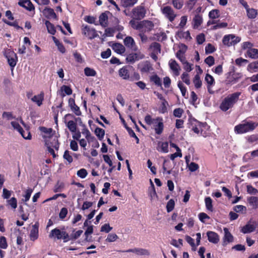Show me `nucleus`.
I'll return each instance as SVG.
<instances>
[{
    "label": "nucleus",
    "mask_w": 258,
    "mask_h": 258,
    "mask_svg": "<svg viewBox=\"0 0 258 258\" xmlns=\"http://www.w3.org/2000/svg\"><path fill=\"white\" fill-rule=\"evenodd\" d=\"M241 94L240 92H236L227 95L220 103V109L222 111L226 112L232 108L239 100Z\"/></svg>",
    "instance_id": "1"
},
{
    "label": "nucleus",
    "mask_w": 258,
    "mask_h": 258,
    "mask_svg": "<svg viewBox=\"0 0 258 258\" xmlns=\"http://www.w3.org/2000/svg\"><path fill=\"white\" fill-rule=\"evenodd\" d=\"M145 121L149 125L154 124V130L157 135H161L164 130V124L163 118L161 117H157L156 118H153L152 116L147 114L145 117Z\"/></svg>",
    "instance_id": "2"
},
{
    "label": "nucleus",
    "mask_w": 258,
    "mask_h": 258,
    "mask_svg": "<svg viewBox=\"0 0 258 258\" xmlns=\"http://www.w3.org/2000/svg\"><path fill=\"white\" fill-rule=\"evenodd\" d=\"M257 125V124L255 122L243 121V123L235 126L234 132L237 134H244L253 131Z\"/></svg>",
    "instance_id": "3"
},
{
    "label": "nucleus",
    "mask_w": 258,
    "mask_h": 258,
    "mask_svg": "<svg viewBox=\"0 0 258 258\" xmlns=\"http://www.w3.org/2000/svg\"><path fill=\"white\" fill-rule=\"evenodd\" d=\"M188 121L191 130L194 133L199 134L200 132L201 135L204 137H206L208 136V134L206 132H204L203 129L208 127L207 124L206 122H200L195 118H190Z\"/></svg>",
    "instance_id": "4"
},
{
    "label": "nucleus",
    "mask_w": 258,
    "mask_h": 258,
    "mask_svg": "<svg viewBox=\"0 0 258 258\" xmlns=\"http://www.w3.org/2000/svg\"><path fill=\"white\" fill-rule=\"evenodd\" d=\"M49 237L54 240L62 239L63 242H67L69 241V233L65 230L64 228L59 229L55 228L51 230Z\"/></svg>",
    "instance_id": "5"
},
{
    "label": "nucleus",
    "mask_w": 258,
    "mask_h": 258,
    "mask_svg": "<svg viewBox=\"0 0 258 258\" xmlns=\"http://www.w3.org/2000/svg\"><path fill=\"white\" fill-rule=\"evenodd\" d=\"M4 55L7 58L8 63L10 66L12 74L14 68L18 61L17 54L11 49H5L3 51Z\"/></svg>",
    "instance_id": "6"
},
{
    "label": "nucleus",
    "mask_w": 258,
    "mask_h": 258,
    "mask_svg": "<svg viewBox=\"0 0 258 258\" xmlns=\"http://www.w3.org/2000/svg\"><path fill=\"white\" fill-rule=\"evenodd\" d=\"M147 14V10L142 4L135 7L131 12V17L137 20L144 19Z\"/></svg>",
    "instance_id": "7"
},
{
    "label": "nucleus",
    "mask_w": 258,
    "mask_h": 258,
    "mask_svg": "<svg viewBox=\"0 0 258 258\" xmlns=\"http://www.w3.org/2000/svg\"><path fill=\"white\" fill-rule=\"evenodd\" d=\"M241 41V38L234 34L225 35L222 39L223 44L228 47L235 45Z\"/></svg>",
    "instance_id": "8"
},
{
    "label": "nucleus",
    "mask_w": 258,
    "mask_h": 258,
    "mask_svg": "<svg viewBox=\"0 0 258 258\" xmlns=\"http://www.w3.org/2000/svg\"><path fill=\"white\" fill-rule=\"evenodd\" d=\"M161 12L168 20L172 22L176 17V14L170 6H165L161 9Z\"/></svg>",
    "instance_id": "9"
},
{
    "label": "nucleus",
    "mask_w": 258,
    "mask_h": 258,
    "mask_svg": "<svg viewBox=\"0 0 258 258\" xmlns=\"http://www.w3.org/2000/svg\"><path fill=\"white\" fill-rule=\"evenodd\" d=\"M82 33L90 40H92L99 36L97 31L94 28H91L87 25L82 28Z\"/></svg>",
    "instance_id": "10"
},
{
    "label": "nucleus",
    "mask_w": 258,
    "mask_h": 258,
    "mask_svg": "<svg viewBox=\"0 0 258 258\" xmlns=\"http://www.w3.org/2000/svg\"><path fill=\"white\" fill-rule=\"evenodd\" d=\"M145 57V55L139 52L138 53H131L128 54L126 57V61L127 62L133 64L136 61H138L140 59H142Z\"/></svg>",
    "instance_id": "11"
},
{
    "label": "nucleus",
    "mask_w": 258,
    "mask_h": 258,
    "mask_svg": "<svg viewBox=\"0 0 258 258\" xmlns=\"http://www.w3.org/2000/svg\"><path fill=\"white\" fill-rule=\"evenodd\" d=\"M124 45L133 51H136L138 50V47L136 45V43L134 39L131 36H127L123 41Z\"/></svg>",
    "instance_id": "12"
},
{
    "label": "nucleus",
    "mask_w": 258,
    "mask_h": 258,
    "mask_svg": "<svg viewBox=\"0 0 258 258\" xmlns=\"http://www.w3.org/2000/svg\"><path fill=\"white\" fill-rule=\"evenodd\" d=\"M12 126L16 130H17L22 135V136L25 139L30 140L31 138V135L30 132H27L28 134L27 136H25L24 135L25 131L23 129V128L21 126L19 123L17 121H12L11 122Z\"/></svg>",
    "instance_id": "13"
},
{
    "label": "nucleus",
    "mask_w": 258,
    "mask_h": 258,
    "mask_svg": "<svg viewBox=\"0 0 258 258\" xmlns=\"http://www.w3.org/2000/svg\"><path fill=\"white\" fill-rule=\"evenodd\" d=\"M169 66L170 69L173 71V74L175 76L179 75L180 67L175 59H171L169 60Z\"/></svg>",
    "instance_id": "14"
},
{
    "label": "nucleus",
    "mask_w": 258,
    "mask_h": 258,
    "mask_svg": "<svg viewBox=\"0 0 258 258\" xmlns=\"http://www.w3.org/2000/svg\"><path fill=\"white\" fill-rule=\"evenodd\" d=\"M257 225L258 223L255 221L253 222L252 224L248 223L242 228L240 231L244 234L252 232L255 230Z\"/></svg>",
    "instance_id": "15"
},
{
    "label": "nucleus",
    "mask_w": 258,
    "mask_h": 258,
    "mask_svg": "<svg viewBox=\"0 0 258 258\" xmlns=\"http://www.w3.org/2000/svg\"><path fill=\"white\" fill-rule=\"evenodd\" d=\"M119 252H134L138 255H149L150 254L149 251L146 249L135 248L134 249H128L126 250H120Z\"/></svg>",
    "instance_id": "16"
},
{
    "label": "nucleus",
    "mask_w": 258,
    "mask_h": 258,
    "mask_svg": "<svg viewBox=\"0 0 258 258\" xmlns=\"http://www.w3.org/2000/svg\"><path fill=\"white\" fill-rule=\"evenodd\" d=\"M39 232V223L36 222L33 225H32V229L30 231V238L32 241H35L38 237Z\"/></svg>",
    "instance_id": "17"
},
{
    "label": "nucleus",
    "mask_w": 258,
    "mask_h": 258,
    "mask_svg": "<svg viewBox=\"0 0 258 258\" xmlns=\"http://www.w3.org/2000/svg\"><path fill=\"white\" fill-rule=\"evenodd\" d=\"M207 235L209 242L214 244H217L219 242V236L217 233L209 231L207 232Z\"/></svg>",
    "instance_id": "18"
},
{
    "label": "nucleus",
    "mask_w": 258,
    "mask_h": 258,
    "mask_svg": "<svg viewBox=\"0 0 258 258\" xmlns=\"http://www.w3.org/2000/svg\"><path fill=\"white\" fill-rule=\"evenodd\" d=\"M69 106L70 107L72 111L77 116L81 115V111L80 108L76 103L75 99L73 98H70L69 100Z\"/></svg>",
    "instance_id": "19"
},
{
    "label": "nucleus",
    "mask_w": 258,
    "mask_h": 258,
    "mask_svg": "<svg viewBox=\"0 0 258 258\" xmlns=\"http://www.w3.org/2000/svg\"><path fill=\"white\" fill-rule=\"evenodd\" d=\"M183 46L185 49L184 50L183 49H180L176 53V57L181 61L182 64L187 62L184 55V53L187 49V46L185 44H183Z\"/></svg>",
    "instance_id": "20"
},
{
    "label": "nucleus",
    "mask_w": 258,
    "mask_h": 258,
    "mask_svg": "<svg viewBox=\"0 0 258 258\" xmlns=\"http://www.w3.org/2000/svg\"><path fill=\"white\" fill-rule=\"evenodd\" d=\"M43 14L45 17L48 19H57V17L53 9L50 8H45L43 10Z\"/></svg>",
    "instance_id": "21"
},
{
    "label": "nucleus",
    "mask_w": 258,
    "mask_h": 258,
    "mask_svg": "<svg viewBox=\"0 0 258 258\" xmlns=\"http://www.w3.org/2000/svg\"><path fill=\"white\" fill-rule=\"evenodd\" d=\"M44 93L41 91L40 94L37 95H35L31 98V101L35 103L38 106H40L44 100Z\"/></svg>",
    "instance_id": "22"
},
{
    "label": "nucleus",
    "mask_w": 258,
    "mask_h": 258,
    "mask_svg": "<svg viewBox=\"0 0 258 258\" xmlns=\"http://www.w3.org/2000/svg\"><path fill=\"white\" fill-rule=\"evenodd\" d=\"M141 68L140 69V72L142 73H148L150 71L153 70L151 64L149 61L146 60L143 62L141 64Z\"/></svg>",
    "instance_id": "23"
},
{
    "label": "nucleus",
    "mask_w": 258,
    "mask_h": 258,
    "mask_svg": "<svg viewBox=\"0 0 258 258\" xmlns=\"http://www.w3.org/2000/svg\"><path fill=\"white\" fill-rule=\"evenodd\" d=\"M224 236L223 237V245H226L227 243L231 242L233 240V237L231 233L229 231V230L227 228H224Z\"/></svg>",
    "instance_id": "24"
},
{
    "label": "nucleus",
    "mask_w": 258,
    "mask_h": 258,
    "mask_svg": "<svg viewBox=\"0 0 258 258\" xmlns=\"http://www.w3.org/2000/svg\"><path fill=\"white\" fill-rule=\"evenodd\" d=\"M128 68V66H124L118 71L119 76L124 80L130 79V72Z\"/></svg>",
    "instance_id": "25"
},
{
    "label": "nucleus",
    "mask_w": 258,
    "mask_h": 258,
    "mask_svg": "<svg viewBox=\"0 0 258 258\" xmlns=\"http://www.w3.org/2000/svg\"><path fill=\"white\" fill-rule=\"evenodd\" d=\"M203 23L202 17L198 14L195 15L192 20V27L194 29H198Z\"/></svg>",
    "instance_id": "26"
},
{
    "label": "nucleus",
    "mask_w": 258,
    "mask_h": 258,
    "mask_svg": "<svg viewBox=\"0 0 258 258\" xmlns=\"http://www.w3.org/2000/svg\"><path fill=\"white\" fill-rule=\"evenodd\" d=\"M205 79L207 83L208 91L210 94H212V92L210 91V88H211V86H213L215 84V79L213 77V76H212L211 75L209 74H206Z\"/></svg>",
    "instance_id": "27"
},
{
    "label": "nucleus",
    "mask_w": 258,
    "mask_h": 258,
    "mask_svg": "<svg viewBox=\"0 0 258 258\" xmlns=\"http://www.w3.org/2000/svg\"><path fill=\"white\" fill-rule=\"evenodd\" d=\"M45 145L47 147H50V148H54L55 150H58L59 147V143L57 139L54 138L52 141L46 140L45 142Z\"/></svg>",
    "instance_id": "28"
},
{
    "label": "nucleus",
    "mask_w": 258,
    "mask_h": 258,
    "mask_svg": "<svg viewBox=\"0 0 258 258\" xmlns=\"http://www.w3.org/2000/svg\"><path fill=\"white\" fill-rule=\"evenodd\" d=\"M150 49H152V53H160L161 50V46L158 42H154L150 45Z\"/></svg>",
    "instance_id": "29"
},
{
    "label": "nucleus",
    "mask_w": 258,
    "mask_h": 258,
    "mask_svg": "<svg viewBox=\"0 0 258 258\" xmlns=\"http://www.w3.org/2000/svg\"><path fill=\"white\" fill-rule=\"evenodd\" d=\"M150 81L153 82L157 86L160 87L162 90L163 89L162 86V81L160 77L156 74L150 77Z\"/></svg>",
    "instance_id": "30"
},
{
    "label": "nucleus",
    "mask_w": 258,
    "mask_h": 258,
    "mask_svg": "<svg viewBox=\"0 0 258 258\" xmlns=\"http://www.w3.org/2000/svg\"><path fill=\"white\" fill-rule=\"evenodd\" d=\"M136 20H137L132 18V19L130 21L129 24L134 29L141 31L142 29L141 21L137 22Z\"/></svg>",
    "instance_id": "31"
},
{
    "label": "nucleus",
    "mask_w": 258,
    "mask_h": 258,
    "mask_svg": "<svg viewBox=\"0 0 258 258\" xmlns=\"http://www.w3.org/2000/svg\"><path fill=\"white\" fill-rule=\"evenodd\" d=\"M112 49L117 53L122 54L125 51V47L120 43H115L112 46Z\"/></svg>",
    "instance_id": "32"
},
{
    "label": "nucleus",
    "mask_w": 258,
    "mask_h": 258,
    "mask_svg": "<svg viewBox=\"0 0 258 258\" xmlns=\"http://www.w3.org/2000/svg\"><path fill=\"white\" fill-rule=\"evenodd\" d=\"M99 24L103 27L108 25V17L105 13H102L99 16Z\"/></svg>",
    "instance_id": "33"
},
{
    "label": "nucleus",
    "mask_w": 258,
    "mask_h": 258,
    "mask_svg": "<svg viewBox=\"0 0 258 258\" xmlns=\"http://www.w3.org/2000/svg\"><path fill=\"white\" fill-rule=\"evenodd\" d=\"M142 29L145 28L147 31H150L154 27L153 23L149 20H143L141 21Z\"/></svg>",
    "instance_id": "34"
},
{
    "label": "nucleus",
    "mask_w": 258,
    "mask_h": 258,
    "mask_svg": "<svg viewBox=\"0 0 258 258\" xmlns=\"http://www.w3.org/2000/svg\"><path fill=\"white\" fill-rule=\"evenodd\" d=\"M247 55L248 57L253 58H258V49L256 48H250L247 51Z\"/></svg>",
    "instance_id": "35"
},
{
    "label": "nucleus",
    "mask_w": 258,
    "mask_h": 258,
    "mask_svg": "<svg viewBox=\"0 0 258 258\" xmlns=\"http://www.w3.org/2000/svg\"><path fill=\"white\" fill-rule=\"evenodd\" d=\"M247 201L253 209H256L258 208V197H250L247 199Z\"/></svg>",
    "instance_id": "36"
},
{
    "label": "nucleus",
    "mask_w": 258,
    "mask_h": 258,
    "mask_svg": "<svg viewBox=\"0 0 258 258\" xmlns=\"http://www.w3.org/2000/svg\"><path fill=\"white\" fill-rule=\"evenodd\" d=\"M52 39L55 45L57 46L58 50L62 53H65L66 48L63 44L60 42V41L54 36H52Z\"/></svg>",
    "instance_id": "37"
},
{
    "label": "nucleus",
    "mask_w": 258,
    "mask_h": 258,
    "mask_svg": "<svg viewBox=\"0 0 258 258\" xmlns=\"http://www.w3.org/2000/svg\"><path fill=\"white\" fill-rule=\"evenodd\" d=\"M246 10L247 16L249 19H254L257 15V10L253 8H248Z\"/></svg>",
    "instance_id": "38"
},
{
    "label": "nucleus",
    "mask_w": 258,
    "mask_h": 258,
    "mask_svg": "<svg viewBox=\"0 0 258 258\" xmlns=\"http://www.w3.org/2000/svg\"><path fill=\"white\" fill-rule=\"evenodd\" d=\"M138 0H121V4L124 8H128L134 6Z\"/></svg>",
    "instance_id": "39"
},
{
    "label": "nucleus",
    "mask_w": 258,
    "mask_h": 258,
    "mask_svg": "<svg viewBox=\"0 0 258 258\" xmlns=\"http://www.w3.org/2000/svg\"><path fill=\"white\" fill-rule=\"evenodd\" d=\"M45 24L47 27L48 32L52 35H54L56 32V30L54 25L49 21H46Z\"/></svg>",
    "instance_id": "40"
},
{
    "label": "nucleus",
    "mask_w": 258,
    "mask_h": 258,
    "mask_svg": "<svg viewBox=\"0 0 258 258\" xmlns=\"http://www.w3.org/2000/svg\"><path fill=\"white\" fill-rule=\"evenodd\" d=\"M205 202L206 209L210 212H213L214 209L212 204L213 201L212 199L209 197H206L205 199Z\"/></svg>",
    "instance_id": "41"
},
{
    "label": "nucleus",
    "mask_w": 258,
    "mask_h": 258,
    "mask_svg": "<svg viewBox=\"0 0 258 258\" xmlns=\"http://www.w3.org/2000/svg\"><path fill=\"white\" fill-rule=\"evenodd\" d=\"M95 134L97 137L98 139L101 141L104 137L105 131L99 127H97L95 130Z\"/></svg>",
    "instance_id": "42"
},
{
    "label": "nucleus",
    "mask_w": 258,
    "mask_h": 258,
    "mask_svg": "<svg viewBox=\"0 0 258 258\" xmlns=\"http://www.w3.org/2000/svg\"><path fill=\"white\" fill-rule=\"evenodd\" d=\"M18 5L29 11H31L35 9L34 6L33 4L31 2L30 0H28L27 2V6H26L25 4H24V2H19Z\"/></svg>",
    "instance_id": "43"
},
{
    "label": "nucleus",
    "mask_w": 258,
    "mask_h": 258,
    "mask_svg": "<svg viewBox=\"0 0 258 258\" xmlns=\"http://www.w3.org/2000/svg\"><path fill=\"white\" fill-rule=\"evenodd\" d=\"M67 126L72 133H75L77 130V123L73 120H70L67 122Z\"/></svg>",
    "instance_id": "44"
},
{
    "label": "nucleus",
    "mask_w": 258,
    "mask_h": 258,
    "mask_svg": "<svg viewBox=\"0 0 258 258\" xmlns=\"http://www.w3.org/2000/svg\"><path fill=\"white\" fill-rule=\"evenodd\" d=\"M209 17L211 19H215L220 17V11L218 9H213L209 12Z\"/></svg>",
    "instance_id": "45"
},
{
    "label": "nucleus",
    "mask_w": 258,
    "mask_h": 258,
    "mask_svg": "<svg viewBox=\"0 0 258 258\" xmlns=\"http://www.w3.org/2000/svg\"><path fill=\"white\" fill-rule=\"evenodd\" d=\"M193 82L195 87L197 89L200 88L202 85V82L201 80L200 76L198 74H197L195 76Z\"/></svg>",
    "instance_id": "46"
},
{
    "label": "nucleus",
    "mask_w": 258,
    "mask_h": 258,
    "mask_svg": "<svg viewBox=\"0 0 258 258\" xmlns=\"http://www.w3.org/2000/svg\"><path fill=\"white\" fill-rule=\"evenodd\" d=\"M159 145L160 146V150H158L159 151L163 152V153H167L168 152V143L167 142H160L159 143Z\"/></svg>",
    "instance_id": "47"
},
{
    "label": "nucleus",
    "mask_w": 258,
    "mask_h": 258,
    "mask_svg": "<svg viewBox=\"0 0 258 258\" xmlns=\"http://www.w3.org/2000/svg\"><path fill=\"white\" fill-rule=\"evenodd\" d=\"M175 202L173 199H170L167 203L166 210L168 213L171 212L174 208Z\"/></svg>",
    "instance_id": "48"
},
{
    "label": "nucleus",
    "mask_w": 258,
    "mask_h": 258,
    "mask_svg": "<svg viewBox=\"0 0 258 258\" xmlns=\"http://www.w3.org/2000/svg\"><path fill=\"white\" fill-rule=\"evenodd\" d=\"M173 7L178 10L182 8L183 5V2L182 0H171Z\"/></svg>",
    "instance_id": "49"
},
{
    "label": "nucleus",
    "mask_w": 258,
    "mask_h": 258,
    "mask_svg": "<svg viewBox=\"0 0 258 258\" xmlns=\"http://www.w3.org/2000/svg\"><path fill=\"white\" fill-rule=\"evenodd\" d=\"M84 73L87 76L94 77L96 75V71L94 69L90 68H86L84 69Z\"/></svg>",
    "instance_id": "50"
},
{
    "label": "nucleus",
    "mask_w": 258,
    "mask_h": 258,
    "mask_svg": "<svg viewBox=\"0 0 258 258\" xmlns=\"http://www.w3.org/2000/svg\"><path fill=\"white\" fill-rule=\"evenodd\" d=\"M8 246L6 238L2 236L0 237V248L2 249H7Z\"/></svg>",
    "instance_id": "51"
},
{
    "label": "nucleus",
    "mask_w": 258,
    "mask_h": 258,
    "mask_svg": "<svg viewBox=\"0 0 258 258\" xmlns=\"http://www.w3.org/2000/svg\"><path fill=\"white\" fill-rule=\"evenodd\" d=\"M82 233H83V230H79L77 232H76L75 233L72 234L70 235H69V241L75 240V239L78 238L81 236V235L82 234Z\"/></svg>",
    "instance_id": "52"
},
{
    "label": "nucleus",
    "mask_w": 258,
    "mask_h": 258,
    "mask_svg": "<svg viewBox=\"0 0 258 258\" xmlns=\"http://www.w3.org/2000/svg\"><path fill=\"white\" fill-rule=\"evenodd\" d=\"M168 105V102L166 100H164L162 101L161 106L159 108V112L161 113H165L167 112V105Z\"/></svg>",
    "instance_id": "53"
},
{
    "label": "nucleus",
    "mask_w": 258,
    "mask_h": 258,
    "mask_svg": "<svg viewBox=\"0 0 258 258\" xmlns=\"http://www.w3.org/2000/svg\"><path fill=\"white\" fill-rule=\"evenodd\" d=\"M215 50V47L211 43H208L205 47V52L206 54L212 53Z\"/></svg>",
    "instance_id": "54"
},
{
    "label": "nucleus",
    "mask_w": 258,
    "mask_h": 258,
    "mask_svg": "<svg viewBox=\"0 0 258 258\" xmlns=\"http://www.w3.org/2000/svg\"><path fill=\"white\" fill-rule=\"evenodd\" d=\"M7 202L12 209H15L17 208V201L16 198H12L10 200H8Z\"/></svg>",
    "instance_id": "55"
},
{
    "label": "nucleus",
    "mask_w": 258,
    "mask_h": 258,
    "mask_svg": "<svg viewBox=\"0 0 258 258\" xmlns=\"http://www.w3.org/2000/svg\"><path fill=\"white\" fill-rule=\"evenodd\" d=\"M181 78L183 82H184L186 85H189L190 84L189 75L188 73L186 72H184L181 76Z\"/></svg>",
    "instance_id": "56"
},
{
    "label": "nucleus",
    "mask_w": 258,
    "mask_h": 258,
    "mask_svg": "<svg viewBox=\"0 0 258 258\" xmlns=\"http://www.w3.org/2000/svg\"><path fill=\"white\" fill-rule=\"evenodd\" d=\"M63 157L69 162V163H71L73 161V157L70 154V152L68 150H66L64 151Z\"/></svg>",
    "instance_id": "57"
},
{
    "label": "nucleus",
    "mask_w": 258,
    "mask_h": 258,
    "mask_svg": "<svg viewBox=\"0 0 258 258\" xmlns=\"http://www.w3.org/2000/svg\"><path fill=\"white\" fill-rule=\"evenodd\" d=\"M205 62L208 64L209 67H211L215 63V59L213 56L210 55L208 56L205 59Z\"/></svg>",
    "instance_id": "58"
},
{
    "label": "nucleus",
    "mask_w": 258,
    "mask_h": 258,
    "mask_svg": "<svg viewBox=\"0 0 258 258\" xmlns=\"http://www.w3.org/2000/svg\"><path fill=\"white\" fill-rule=\"evenodd\" d=\"M115 32L114 29L112 28H107L105 30V33L103 35V37L113 36Z\"/></svg>",
    "instance_id": "59"
},
{
    "label": "nucleus",
    "mask_w": 258,
    "mask_h": 258,
    "mask_svg": "<svg viewBox=\"0 0 258 258\" xmlns=\"http://www.w3.org/2000/svg\"><path fill=\"white\" fill-rule=\"evenodd\" d=\"M77 174L80 178H84L87 176L88 172L85 169L82 168L77 171Z\"/></svg>",
    "instance_id": "60"
},
{
    "label": "nucleus",
    "mask_w": 258,
    "mask_h": 258,
    "mask_svg": "<svg viewBox=\"0 0 258 258\" xmlns=\"http://www.w3.org/2000/svg\"><path fill=\"white\" fill-rule=\"evenodd\" d=\"M197 42L198 44H203L205 41V36L204 33H201L196 37Z\"/></svg>",
    "instance_id": "61"
},
{
    "label": "nucleus",
    "mask_w": 258,
    "mask_h": 258,
    "mask_svg": "<svg viewBox=\"0 0 258 258\" xmlns=\"http://www.w3.org/2000/svg\"><path fill=\"white\" fill-rule=\"evenodd\" d=\"M118 238V236L115 233H110L106 239V241L111 242L115 241Z\"/></svg>",
    "instance_id": "62"
},
{
    "label": "nucleus",
    "mask_w": 258,
    "mask_h": 258,
    "mask_svg": "<svg viewBox=\"0 0 258 258\" xmlns=\"http://www.w3.org/2000/svg\"><path fill=\"white\" fill-rule=\"evenodd\" d=\"M248 69L250 71L256 72L255 70L258 69V61L250 63L248 65Z\"/></svg>",
    "instance_id": "63"
},
{
    "label": "nucleus",
    "mask_w": 258,
    "mask_h": 258,
    "mask_svg": "<svg viewBox=\"0 0 258 258\" xmlns=\"http://www.w3.org/2000/svg\"><path fill=\"white\" fill-rule=\"evenodd\" d=\"M247 192L251 195H255L258 193V190L251 185H248L246 186Z\"/></svg>",
    "instance_id": "64"
}]
</instances>
